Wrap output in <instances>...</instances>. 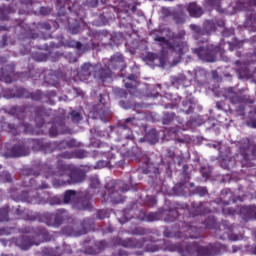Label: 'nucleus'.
<instances>
[{
    "mask_svg": "<svg viewBox=\"0 0 256 256\" xmlns=\"http://www.w3.org/2000/svg\"><path fill=\"white\" fill-rule=\"evenodd\" d=\"M25 175L23 182L24 187L27 189L18 195L15 201H22L23 203L41 204L45 199L49 198V193L43 191L49 186L47 183L42 182L39 184V175H43L45 179H51L54 187H63V185H71V176L69 168L65 164H61L56 169L53 165L47 162H36L32 168H26L22 171Z\"/></svg>",
    "mask_w": 256,
    "mask_h": 256,
    "instance_id": "1",
    "label": "nucleus"
},
{
    "mask_svg": "<svg viewBox=\"0 0 256 256\" xmlns=\"http://www.w3.org/2000/svg\"><path fill=\"white\" fill-rule=\"evenodd\" d=\"M125 63L123 55L116 53L107 61V63H97L92 65L91 63H85L80 70L77 71L74 76V81H87L91 75L94 79H100V81H105V79H111L113 72L111 69H117Z\"/></svg>",
    "mask_w": 256,
    "mask_h": 256,
    "instance_id": "2",
    "label": "nucleus"
},
{
    "mask_svg": "<svg viewBox=\"0 0 256 256\" xmlns=\"http://www.w3.org/2000/svg\"><path fill=\"white\" fill-rule=\"evenodd\" d=\"M162 247L164 251L180 253L181 256H215L221 255V251H223V245L221 243L209 244L205 247L199 246L197 242L187 243L182 241L181 243L174 244L166 240Z\"/></svg>",
    "mask_w": 256,
    "mask_h": 256,
    "instance_id": "3",
    "label": "nucleus"
},
{
    "mask_svg": "<svg viewBox=\"0 0 256 256\" xmlns=\"http://www.w3.org/2000/svg\"><path fill=\"white\" fill-rule=\"evenodd\" d=\"M114 4L118 6V19L120 29H133L131 17L138 15L143 16V11L139 9L141 2L137 0H114Z\"/></svg>",
    "mask_w": 256,
    "mask_h": 256,
    "instance_id": "4",
    "label": "nucleus"
},
{
    "mask_svg": "<svg viewBox=\"0 0 256 256\" xmlns=\"http://www.w3.org/2000/svg\"><path fill=\"white\" fill-rule=\"evenodd\" d=\"M189 213V217L195 218L201 215H207L211 213V209L205 207L203 202H193L189 209L187 204L176 203L173 205V210H170V214L165 218L166 223H173L177 219L181 218V215Z\"/></svg>",
    "mask_w": 256,
    "mask_h": 256,
    "instance_id": "5",
    "label": "nucleus"
},
{
    "mask_svg": "<svg viewBox=\"0 0 256 256\" xmlns=\"http://www.w3.org/2000/svg\"><path fill=\"white\" fill-rule=\"evenodd\" d=\"M125 157H129V159H134L144 163L142 172L145 175H149L153 183H157V179H159L161 171L159 170V167H157V164L151 162V159H149V157L143 153V150L139 146H133L130 150H127L125 152Z\"/></svg>",
    "mask_w": 256,
    "mask_h": 256,
    "instance_id": "6",
    "label": "nucleus"
},
{
    "mask_svg": "<svg viewBox=\"0 0 256 256\" xmlns=\"http://www.w3.org/2000/svg\"><path fill=\"white\" fill-rule=\"evenodd\" d=\"M179 230L166 228L163 232L164 237L168 239H197L201 233V226L185 221L178 222Z\"/></svg>",
    "mask_w": 256,
    "mask_h": 256,
    "instance_id": "7",
    "label": "nucleus"
},
{
    "mask_svg": "<svg viewBox=\"0 0 256 256\" xmlns=\"http://www.w3.org/2000/svg\"><path fill=\"white\" fill-rule=\"evenodd\" d=\"M131 186L124 184L121 180H109L105 184V192L101 194L104 202L111 201L115 205L123 203L125 197L121 193H127Z\"/></svg>",
    "mask_w": 256,
    "mask_h": 256,
    "instance_id": "8",
    "label": "nucleus"
},
{
    "mask_svg": "<svg viewBox=\"0 0 256 256\" xmlns=\"http://www.w3.org/2000/svg\"><path fill=\"white\" fill-rule=\"evenodd\" d=\"M154 41L161 47L162 51H173L178 57H182L189 51V46L181 38L175 37V34L166 37L157 36Z\"/></svg>",
    "mask_w": 256,
    "mask_h": 256,
    "instance_id": "9",
    "label": "nucleus"
},
{
    "mask_svg": "<svg viewBox=\"0 0 256 256\" xmlns=\"http://www.w3.org/2000/svg\"><path fill=\"white\" fill-rule=\"evenodd\" d=\"M29 109V106H13L8 111L9 115H12L13 117H16L19 121V125L15 124H9L8 129H10V133L14 135H19L17 131L19 129H23L24 133L29 134L33 133V126L25 123L23 120L25 119V116L27 115V110Z\"/></svg>",
    "mask_w": 256,
    "mask_h": 256,
    "instance_id": "10",
    "label": "nucleus"
},
{
    "mask_svg": "<svg viewBox=\"0 0 256 256\" xmlns=\"http://www.w3.org/2000/svg\"><path fill=\"white\" fill-rule=\"evenodd\" d=\"M239 153L242 157L241 159L242 167H253L255 165L256 145L251 144V141L249 140V138H244L241 140Z\"/></svg>",
    "mask_w": 256,
    "mask_h": 256,
    "instance_id": "11",
    "label": "nucleus"
},
{
    "mask_svg": "<svg viewBox=\"0 0 256 256\" xmlns=\"http://www.w3.org/2000/svg\"><path fill=\"white\" fill-rule=\"evenodd\" d=\"M139 120L135 117H129L124 119L123 122H119L118 129H120L122 136L120 137V141H132L135 143V136L133 135V127H137V123Z\"/></svg>",
    "mask_w": 256,
    "mask_h": 256,
    "instance_id": "12",
    "label": "nucleus"
},
{
    "mask_svg": "<svg viewBox=\"0 0 256 256\" xmlns=\"http://www.w3.org/2000/svg\"><path fill=\"white\" fill-rule=\"evenodd\" d=\"M147 243L146 238L136 239V238H126L122 239L120 237L114 238L112 240V245L114 247H125L126 249H143Z\"/></svg>",
    "mask_w": 256,
    "mask_h": 256,
    "instance_id": "13",
    "label": "nucleus"
},
{
    "mask_svg": "<svg viewBox=\"0 0 256 256\" xmlns=\"http://www.w3.org/2000/svg\"><path fill=\"white\" fill-rule=\"evenodd\" d=\"M45 217V224L48 227H61V225H63V222L69 219V212L65 209H59L56 211L55 214L46 213Z\"/></svg>",
    "mask_w": 256,
    "mask_h": 256,
    "instance_id": "14",
    "label": "nucleus"
},
{
    "mask_svg": "<svg viewBox=\"0 0 256 256\" xmlns=\"http://www.w3.org/2000/svg\"><path fill=\"white\" fill-rule=\"evenodd\" d=\"M219 46H207L205 47H199L196 49H192V53L197 55L199 59L202 61H209L210 63H213L215 61V58L217 57V54L219 53Z\"/></svg>",
    "mask_w": 256,
    "mask_h": 256,
    "instance_id": "15",
    "label": "nucleus"
},
{
    "mask_svg": "<svg viewBox=\"0 0 256 256\" xmlns=\"http://www.w3.org/2000/svg\"><path fill=\"white\" fill-rule=\"evenodd\" d=\"M30 140L28 139L27 141L14 145L10 149L8 157H27L31 153V147H33V144L29 143Z\"/></svg>",
    "mask_w": 256,
    "mask_h": 256,
    "instance_id": "16",
    "label": "nucleus"
},
{
    "mask_svg": "<svg viewBox=\"0 0 256 256\" xmlns=\"http://www.w3.org/2000/svg\"><path fill=\"white\" fill-rule=\"evenodd\" d=\"M203 29L206 33H215V31L229 33V30L225 27V20H206L203 23Z\"/></svg>",
    "mask_w": 256,
    "mask_h": 256,
    "instance_id": "17",
    "label": "nucleus"
},
{
    "mask_svg": "<svg viewBox=\"0 0 256 256\" xmlns=\"http://www.w3.org/2000/svg\"><path fill=\"white\" fill-rule=\"evenodd\" d=\"M53 119V110L47 109L43 106H38L35 108V123L38 128L45 125L47 118Z\"/></svg>",
    "mask_w": 256,
    "mask_h": 256,
    "instance_id": "18",
    "label": "nucleus"
},
{
    "mask_svg": "<svg viewBox=\"0 0 256 256\" xmlns=\"http://www.w3.org/2000/svg\"><path fill=\"white\" fill-rule=\"evenodd\" d=\"M29 144L32 145L33 151H42L45 154L55 151V142H45L43 139H31Z\"/></svg>",
    "mask_w": 256,
    "mask_h": 256,
    "instance_id": "19",
    "label": "nucleus"
},
{
    "mask_svg": "<svg viewBox=\"0 0 256 256\" xmlns=\"http://www.w3.org/2000/svg\"><path fill=\"white\" fill-rule=\"evenodd\" d=\"M74 209L78 211H91V194L89 192L81 193L77 202L73 204Z\"/></svg>",
    "mask_w": 256,
    "mask_h": 256,
    "instance_id": "20",
    "label": "nucleus"
},
{
    "mask_svg": "<svg viewBox=\"0 0 256 256\" xmlns=\"http://www.w3.org/2000/svg\"><path fill=\"white\" fill-rule=\"evenodd\" d=\"M224 97H226L233 105H237V103H249V98H247V96L235 92L233 88H227Z\"/></svg>",
    "mask_w": 256,
    "mask_h": 256,
    "instance_id": "21",
    "label": "nucleus"
},
{
    "mask_svg": "<svg viewBox=\"0 0 256 256\" xmlns=\"http://www.w3.org/2000/svg\"><path fill=\"white\" fill-rule=\"evenodd\" d=\"M60 133H65V117L56 116L49 130L50 137H57Z\"/></svg>",
    "mask_w": 256,
    "mask_h": 256,
    "instance_id": "22",
    "label": "nucleus"
},
{
    "mask_svg": "<svg viewBox=\"0 0 256 256\" xmlns=\"http://www.w3.org/2000/svg\"><path fill=\"white\" fill-rule=\"evenodd\" d=\"M0 81L13 83L15 81V64L6 65L1 69Z\"/></svg>",
    "mask_w": 256,
    "mask_h": 256,
    "instance_id": "23",
    "label": "nucleus"
},
{
    "mask_svg": "<svg viewBox=\"0 0 256 256\" xmlns=\"http://www.w3.org/2000/svg\"><path fill=\"white\" fill-rule=\"evenodd\" d=\"M11 27H14V29H20V33H29V25L25 24V21L21 19L15 20L13 26L0 25V33L9 32Z\"/></svg>",
    "mask_w": 256,
    "mask_h": 256,
    "instance_id": "24",
    "label": "nucleus"
},
{
    "mask_svg": "<svg viewBox=\"0 0 256 256\" xmlns=\"http://www.w3.org/2000/svg\"><path fill=\"white\" fill-rule=\"evenodd\" d=\"M2 95L5 99H23V88H6L2 91Z\"/></svg>",
    "mask_w": 256,
    "mask_h": 256,
    "instance_id": "25",
    "label": "nucleus"
},
{
    "mask_svg": "<svg viewBox=\"0 0 256 256\" xmlns=\"http://www.w3.org/2000/svg\"><path fill=\"white\" fill-rule=\"evenodd\" d=\"M240 215L244 221H249V219H255L256 220V206L250 205V206H242L240 208Z\"/></svg>",
    "mask_w": 256,
    "mask_h": 256,
    "instance_id": "26",
    "label": "nucleus"
},
{
    "mask_svg": "<svg viewBox=\"0 0 256 256\" xmlns=\"http://www.w3.org/2000/svg\"><path fill=\"white\" fill-rule=\"evenodd\" d=\"M75 197H77V192H75L74 190H67L64 195H63V201L60 200L59 197H54L52 198L51 202L53 205H61V203H71Z\"/></svg>",
    "mask_w": 256,
    "mask_h": 256,
    "instance_id": "27",
    "label": "nucleus"
},
{
    "mask_svg": "<svg viewBox=\"0 0 256 256\" xmlns=\"http://www.w3.org/2000/svg\"><path fill=\"white\" fill-rule=\"evenodd\" d=\"M171 211H173V207L170 208L168 210V212L164 211V212H150L148 214H146L142 220L143 221H147L148 223H151L153 221H159L162 219L163 215H166L165 218H164V221L165 219H167V216L171 213Z\"/></svg>",
    "mask_w": 256,
    "mask_h": 256,
    "instance_id": "28",
    "label": "nucleus"
},
{
    "mask_svg": "<svg viewBox=\"0 0 256 256\" xmlns=\"http://www.w3.org/2000/svg\"><path fill=\"white\" fill-rule=\"evenodd\" d=\"M15 243L18 247H20V249H23L24 251H27V249L35 245L33 238L30 236H20L16 238Z\"/></svg>",
    "mask_w": 256,
    "mask_h": 256,
    "instance_id": "29",
    "label": "nucleus"
},
{
    "mask_svg": "<svg viewBox=\"0 0 256 256\" xmlns=\"http://www.w3.org/2000/svg\"><path fill=\"white\" fill-rule=\"evenodd\" d=\"M149 143L150 145H155L156 143H159V132L155 129H151L149 132L146 133L144 138L139 139V143Z\"/></svg>",
    "mask_w": 256,
    "mask_h": 256,
    "instance_id": "30",
    "label": "nucleus"
},
{
    "mask_svg": "<svg viewBox=\"0 0 256 256\" xmlns=\"http://www.w3.org/2000/svg\"><path fill=\"white\" fill-rule=\"evenodd\" d=\"M45 94L41 90L29 92L27 89L22 88V99H31L32 101H43Z\"/></svg>",
    "mask_w": 256,
    "mask_h": 256,
    "instance_id": "31",
    "label": "nucleus"
},
{
    "mask_svg": "<svg viewBox=\"0 0 256 256\" xmlns=\"http://www.w3.org/2000/svg\"><path fill=\"white\" fill-rule=\"evenodd\" d=\"M102 15L106 21H113V19H115V15L119 17V6H108L104 8Z\"/></svg>",
    "mask_w": 256,
    "mask_h": 256,
    "instance_id": "32",
    "label": "nucleus"
},
{
    "mask_svg": "<svg viewBox=\"0 0 256 256\" xmlns=\"http://www.w3.org/2000/svg\"><path fill=\"white\" fill-rule=\"evenodd\" d=\"M68 47L72 49H77L79 53H85L91 49V44L89 43H81L80 41L70 40L66 43Z\"/></svg>",
    "mask_w": 256,
    "mask_h": 256,
    "instance_id": "33",
    "label": "nucleus"
},
{
    "mask_svg": "<svg viewBox=\"0 0 256 256\" xmlns=\"http://www.w3.org/2000/svg\"><path fill=\"white\" fill-rule=\"evenodd\" d=\"M102 35L103 37H108L109 45L111 47H115V46L118 47V45H121V43H123L122 33H114V34L104 33Z\"/></svg>",
    "mask_w": 256,
    "mask_h": 256,
    "instance_id": "34",
    "label": "nucleus"
},
{
    "mask_svg": "<svg viewBox=\"0 0 256 256\" xmlns=\"http://www.w3.org/2000/svg\"><path fill=\"white\" fill-rule=\"evenodd\" d=\"M187 11L190 17H194L196 19H199V17L203 15V8L195 2L188 4Z\"/></svg>",
    "mask_w": 256,
    "mask_h": 256,
    "instance_id": "35",
    "label": "nucleus"
},
{
    "mask_svg": "<svg viewBox=\"0 0 256 256\" xmlns=\"http://www.w3.org/2000/svg\"><path fill=\"white\" fill-rule=\"evenodd\" d=\"M72 33H81V31H89V26L85 21L79 19L75 20L73 24L69 23Z\"/></svg>",
    "mask_w": 256,
    "mask_h": 256,
    "instance_id": "36",
    "label": "nucleus"
},
{
    "mask_svg": "<svg viewBox=\"0 0 256 256\" xmlns=\"http://www.w3.org/2000/svg\"><path fill=\"white\" fill-rule=\"evenodd\" d=\"M96 114L99 116L101 121H108V119H111V110H109V107L105 104L97 106Z\"/></svg>",
    "mask_w": 256,
    "mask_h": 256,
    "instance_id": "37",
    "label": "nucleus"
},
{
    "mask_svg": "<svg viewBox=\"0 0 256 256\" xmlns=\"http://www.w3.org/2000/svg\"><path fill=\"white\" fill-rule=\"evenodd\" d=\"M70 175V185H75V183H83L85 181V173L79 170H69Z\"/></svg>",
    "mask_w": 256,
    "mask_h": 256,
    "instance_id": "38",
    "label": "nucleus"
},
{
    "mask_svg": "<svg viewBox=\"0 0 256 256\" xmlns=\"http://www.w3.org/2000/svg\"><path fill=\"white\" fill-rule=\"evenodd\" d=\"M173 121H177L179 125H183V119L175 115L173 112H167L164 114L162 118L163 125H170V123H173Z\"/></svg>",
    "mask_w": 256,
    "mask_h": 256,
    "instance_id": "39",
    "label": "nucleus"
},
{
    "mask_svg": "<svg viewBox=\"0 0 256 256\" xmlns=\"http://www.w3.org/2000/svg\"><path fill=\"white\" fill-rule=\"evenodd\" d=\"M255 23H256L255 13L248 12L246 15V20L244 22L245 29H250L249 31H254L256 33Z\"/></svg>",
    "mask_w": 256,
    "mask_h": 256,
    "instance_id": "40",
    "label": "nucleus"
},
{
    "mask_svg": "<svg viewBox=\"0 0 256 256\" xmlns=\"http://www.w3.org/2000/svg\"><path fill=\"white\" fill-rule=\"evenodd\" d=\"M214 203L221 205L223 215H235L237 213L235 208L229 207V202L227 201L215 200Z\"/></svg>",
    "mask_w": 256,
    "mask_h": 256,
    "instance_id": "41",
    "label": "nucleus"
},
{
    "mask_svg": "<svg viewBox=\"0 0 256 256\" xmlns=\"http://www.w3.org/2000/svg\"><path fill=\"white\" fill-rule=\"evenodd\" d=\"M95 247L98 250H95L92 247H89V248H86V253H88V255H97V253L107 248V242L105 240H100L95 243Z\"/></svg>",
    "mask_w": 256,
    "mask_h": 256,
    "instance_id": "42",
    "label": "nucleus"
},
{
    "mask_svg": "<svg viewBox=\"0 0 256 256\" xmlns=\"http://www.w3.org/2000/svg\"><path fill=\"white\" fill-rule=\"evenodd\" d=\"M204 229H219V223H217V219L214 216H208L204 222Z\"/></svg>",
    "mask_w": 256,
    "mask_h": 256,
    "instance_id": "43",
    "label": "nucleus"
},
{
    "mask_svg": "<svg viewBox=\"0 0 256 256\" xmlns=\"http://www.w3.org/2000/svg\"><path fill=\"white\" fill-rule=\"evenodd\" d=\"M172 19L177 25H181L185 22V13L179 11L173 12Z\"/></svg>",
    "mask_w": 256,
    "mask_h": 256,
    "instance_id": "44",
    "label": "nucleus"
},
{
    "mask_svg": "<svg viewBox=\"0 0 256 256\" xmlns=\"http://www.w3.org/2000/svg\"><path fill=\"white\" fill-rule=\"evenodd\" d=\"M9 13H13L11 7H4L0 10V21H9Z\"/></svg>",
    "mask_w": 256,
    "mask_h": 256,
    "instance_id": "45",
    "label": "nucleus"
},
{
    "mask_svg": "<svg viewBox=\"0 0 256 256\" xmlns=\"http://www.w3.org/2000/svg\"><path fill=\"white\" fill-rule=\"evenodd\" d=\"M91 189H99L101 187V180H99V176L94 175L89 177Z\"/></svg>",
    "mask_w": 256,
    "mask_h": 256,
    "instance_id": "46",
    "label": "nucleus"
},
{
    "mask_svg": "<svg viewBox=\"0 0 256 256\" xmlns=\"http://www.w3.org/2000/svg\"><path fill=\"white\" fill-rule=\"evenodd\" d=\"M173 194L179 197V195H183V191H185V183L180 182L177 183L173 188H172Z\"/></svg>",
    "mask_w": 256,
    "mask_h": 256,
    "instance_id": "47",
    "label": "nucleus"
},
{
    "mask_svg": "<svg viewBox=\"0 0 256 256\" xmlns=\"http://www.w3.org/2000/svg\"><path fill=\"white\" fill-rule=\"evenodd\" d=\"M144 205L146 207H155V205H157V196L147 195L144 199Z\"/></svg>",
    "mask_w": 256,
    "mask_h": 256,
    "instance_id": "48",
    "label": "nucleus"
},
{
    "mask_svg": "<svg viewBox=\"0 0 256 256\" xmlns=\"http://www.w3.org/2000/svg\"><path fill=\"white\" fill-rule=\"evenodd\" d=\"M9 221V207L0 208V223Z\"/></svg>",
    "mask_w": 256,
    "mask_h": 256,
    "instance_id": "49",
    "label": "nucleus"
},
{
    "mask_svg": "<svg viewBox=\"0 0 256 256\" xmlns=\"http://www.w3.org/2000/svg\"><path fill=\"white\" fill-rule=\"evenodd\" d=\"M51 23L47 22V21H43V22H38L36 24V29L38 31H51Z\"/></svg>",
    "mask_w": 256,
    "mask_h": 256,
    "instance_id": "50",
    "label": "nucleus"
},
{
    "mask_svg": "<svg viewBox=\"0 0 256 256\" xmlns=\"http://www.w3.org/2000/svg\"><path fill=\"white\" fill-rule=\"evenodd\" d=\"M166 137H169V139H177V136L179 135V127H172L165 133Z\"/></svg>",
    "mask_w": 256,
    "mask_h": 256,
    "instance_id": "51",
    "label": "nucleus"
},
{
    "mask_svg": "<svg viewBox=\"0 0 256 256\" xmlns=\"http://www.w3.org/2000/svg\"><path fill=\"white\" fill-rule=\"evenodd\" d=\"M69 115L71 117L72 123H79L83 119L81 113L77 112L76 110H72L71 112H69Z\"/></svg>",
    "mask_w": 256,
    "mask_h": 256,
    "instance_id": "52",
    "label": "nucleus"
},
{
    "mask_svg": "<svg viewBox=\"0 0 256 256\" xmlns=\"http://www.w3.org/2000/svg\"><path fill=\"white\" fill-rule=\"evenodd\" d=\"M194 193L199 195V197H205V195H209V190H207V187L205 186H197L194 189Z\"/></svg>",
    "mask_w": 256,
    "mask_h": 256,
    "instance_id": "53",
    "label": "nucleus"
},
{
    "mask_svg": "<svg viewBox=\"0 0 256 256\" xmlns=\"http://www.w3.org/2000/svg\"><path fill=\"white\" fill-rule=\"evenodd\" d=\"M185 81H187V77L183 74H180L172 79L173 85H185Z\"/></svg>",
    "mask_w": 256,
    "mask_h": 256,
    "instance_id": "54",
    "label": "nucleus"
},
{
    "mask_svg": "<svg viewBox=\"0 0 256 256\" xmlns=\"http://www.w3.org/2000/svg\"><path fill=\"white\" fill-rule=\"evenodd\" d=\"M13 180L11 179V174L7 171H3L0 173V183H11Z\"/></svg>",
    "mask_w": 256,
    "mask_h": 256,
    "instance_id": "55",
    "label": "nucleus"
},
{
    "mask_svg": "<svg viewBox=\"0 0 256 256\" xmlns=\"http://www.w3.org/2000/svg\"><path fill=\"white\" fill-rule=\"evenodd\" d=\"M145 59L147 61H149L150 63H155L157 60L161 63V61H163V58L159 57L157 54L155 53H148L145 56Z\"/></svg>",
    "mask_w": 256,
    "mask_h": 256,
    "instance_id": "56",
    "label": "nucleus"
},
{
    "mask_svg": "<svg viewBox=\"0 0 256 256\" xmlns=\"http://www.w3.org/2000/svg\"><path fill=\"white\" fill-rule=\"evenodd\" d=\"M53 7L51 6H41L39 9V15H42V17L49 16L50 13H52Z\"/></svg>",
    "mask_w": 256,
    "mask_h": 256,
    "instance_id": "57",
    "label": "nucleus"
},
{
    "mask_svg": "<svg viewBox=\"0 0 256 256\" xmlns=\"http://www.w3.org/2000/svg\"><path fill=\"white\" fill-rule=\"evenodd\" d=\"M87 152L85 150H75L72 152V159H85Z\"/></svg>",
    "mask_w": 256,
    "mask_h": 256,
    "instance_id": "58",
    "label": "nucleus"
},
{
    "mask_svg": "<svg viewBox=\"0 0 256 256\" xmlns=\"http://www.w3.org/2000/svg\"><path fill=\"white\" fill-rule=\"evenodd\" d=\"M200 173L204 179H209L211 177V167L209 166H202L200 168Z\"/></svg>",
    "mask_w": 256,
    "mask_h": 256,
    "instance_id": "59",
    "label": "nucleus"
},
{
    "mask_svg": "<svg viewBox=\"0 0 256 256\" xmlns=\"http://www.w3.org/2000/svg\"><path fill=\"white\" fill-rule=\"evenodd\" d=\"M55 151H63V149H67V143L65 140L54 142Z\"/></svg>",
    "mask_w": 256,
    "mask_h": 256,
    "instance_id": "60",
    "label": "nucleus"
},
{
    "mask_svg": "<svg viewBox=\"0 0 256 256\" xmlns=\"http://www.w3.org/2000/svg\"><path fill=\"white\" fill-rule=\"evenodd\" d=\"M42 256H59V253L53 248H44L42 250Z\"/></svg>",
    "mask_w": 256,
    "mask_h": 256,
    "instance_id": "61",
    "label": "nucleus"
},
{
    "mask_svg": "<svg viewBox=\"0 0 256 256\" xmlns=\"http://www.w3.org/2000/svg\"><path fill=\"white\" fill-rule=\"evenodd\" d=\"M159 251V246L157 244H147L145 247V252L146 253H157Z\"/></svg>",
    "mask_w": 256,
    "mask_h": 256,
    "instance_id": "62",
    "label": "nucleus"
},
{
    "mask_svg": "<svg viewBox=\"0 0 256 256\" xmlns=\"http://www.w3.org/2000/svg\"><path fill=\"white\" fill-rule=\"evenodd\" d=\"M33 57L38 63H43V61H47V54L45 53L38 52L35 53Z\"/></svg>",
    "mask_w": 256,
    "mask_h": 256,
    "instance_id": "63",
    "label": "nucleus"
},
{
    "mask_svg": "<svg viewBox=\"0 0 256 256\" xmlns=\"http://www.w3.org/2000/svg\"><path fill=\"white\" fill-rule=\"evenodd\" d=\"M132 235H147V229L143 227H135L132 229Z\"/></svg>",
    "mask_w": 256,
    "mask_h": 256,
    "instance_id": "64",
    "label": "nucleus"
}]
</instances>
